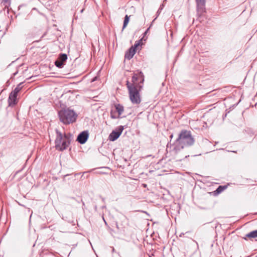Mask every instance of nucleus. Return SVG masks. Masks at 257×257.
<instances>
[{"label":"nucleus","instance_id":"nucleus-17","mask_svg":"<svg viewBox=\"0 0 257 257\" xmlns=\"http://www.w3.org/2000/svg\"><path fill=\"white\" fill-rule=\"evenodd\" d=\"M226 187L225 186H219L218 188L216 189V191L218 193H220V192H221L222 191H223Z\"/></svg>","mask_w":257,"mask_h":257},{"label":"nucleus","instance_id":"nucleus-5","mask_svg":"<svg viewBox=\"0 0 257 257\" xmlns=\"http://www.w3.org/2000/svg\"><path fill=\"white\" fill-rule=\"evenodd\" d=\"M197 10L198 15H201L205 12V0H196Z\"/></svg>","mask_w":257,"mask_h":257},{"label":"nucleus","instance_id":"nucleus-3","mask_svg":"<svg viewBox=\"0 0 257 257\" xmlns=\"http://www.w3.org/2000/svg\"><path fill=\"white\" fill-rule=\"evenodd\" d=\"M177 141L181 148L192 145L194 143V139L192 137L191 132L186 130H183L179 134Z\"/></svg>","mask_w":257,"mask_h":257},{"label":"nucleus","instance_id":"nucleus-13","mask_svg":"<svg viewBox=\"0 0 257 257\" xmlns=\"http://www.w3.org/2000/svg\"><path fill=\"white\" fill-rule=\"evenodd\" d=\"M67 59V56L65 54H61L60 55L58 60L63 63L66 61Z\"/></svg>","mask_w":257,"mask_h":257},{"label":"nucleus","instance_id":"nucleus-18","mask_svg":"<svg viewBox=\"0 0 257 257\" xmlns=\"http://www.w3.org/2000/svg\"><path fill=\"white\" fill-rule=\"evenodd\" d=\"M2 3L5 7H8L10 4V0H3Z\"/></svg>","mask_w":257,"mask_h":257},{"label":"nucleus","instance_id":"nucleus-21","mask_svg":"<svg viewBox=\"0 0 257 257\" xmlns=\"http://www.w3.org/2000/svg\"><path fill=\"white\" fill-rule=\"evenodd\" d=\"M123 130V127L122 126H119L118 127V130L117 131L118 132H121L122 133V131Z\"/></svg>","mask_w":257,"mask_h":257},{"label":"nucleus","instance_id":"nucleus-4","mask_svg":"<svg viewBox=\"0 0 257 257\" xmlns=\"http://www.w3.org/2000/svg\"><path fill=\"white\" fill-rule=\"evenodd\" d=\"M126 85L129 92V97L131 101L134 104H139L141 101V99L139 90L136 87V86L129 85L128 81H127Z\"/></svg>","mask_w":257,"mask_h":257},{"label":"nucleus","instance_id":"nucleus-22","mask_svg":"<svg viewBox=\"0 0 257 257\" xmlns=\"http://www.w3.org/2000/svg\"><path fill=\"white\" fill-rule=\"evenodd\" d=\"M149 31V29H147V30L146 31L145 33L147 32V31Z\"/></svg>","mask_w":257,"mask_h":257},{"label":"nucleus","instance_id":"nucleus-7","mask_svg":"<svg viewBox=\"0 0 257 257\" xmlns=\"http://www.w3.org/2000/svg\"><path fill=\"white\" fill-rule=\"evenodd\" d=\"M135 48L131 47L128 51L125 54V58L128 60L132 59L136 53Z\"/></svg>","mask_w":257,"mask_h":257},{"label":"nucleus","instance_id":"nucleus-12","mask_svg":"<svg viewBox=\"0 0 257 257\" xmlns=\"http://www.w3.org/2000/svg\"><path fill=\"white\" fill-rule=\"evenodd\" d=\"M246 236L249 238H255L257 237V230L247 233Z\"/></svg>","mask_w":257,"mask_h":257},{"label":"nucleus","instance_id":"nucleus-15","mask_svg":"<svg viewBox=\"0 0 257 257\" xmlns=\"http://www.w3.org/2000/svg\"><path fill=\"white\" fill-rule=\"evenodd\" d=\"M55 64L56 66L59 68H62L64 65V63L59 61V60H57V61H56Z\"/></svg>","mask_w":257,"mask_h":257},{"label":"nucleus","instance_id":"nucleus-20","mask_svg":"<svg viewBox=\"0 0 257 257\" xmlns=\"http://www.w3.org/2000/svg\"><path fill=\"white\" fill-rule=\"evenodd\" d=\"M140 44H141V42H140V41H139V42H138L137 43H136L134 45V46L133 47H134V48H135V50H136L138 46H139L140 45Z\"/></svg>","mask_w":257,"mask_h":257},{"label":"nucleus","instance_id":"nucleus-14","mask_svg":"<svg viewBox=\"0 0 257 257\" xmlns=\"http://www.w3.org/2000/svg\"><path fill=\"white\" fill-rule=\"evenodd\" d=\"M129 20H130V16H128V15H125V16L124 17V22H123L122 29H124L126 27V26L127 25V24L128 23Z\"/></svg>","mask_w":257,"mask_h":257},{"label":"nucleus","instance_id":"nucleus-6","mask_svg":"<svg viewBox=\"0 0 257 257\" xmlns=\"http://www.w3.org/2000/svg\"><path fill=\"white\" fill-rule=\"evenodd\" d=\"M88 135H89L87 132H82L78 136L77 140L79 143L83 144L87 140Z\"/></svg>","mask_w":257,"mask_h":257},{"label":"nucleus","instance_id":"nucleus-11","mask_svg":"<svg viewBox=\"0 0 257 257\" xmlns=\"http://www.w3.org/2000/svg\"><path fill=\"white\" fill-rule=\"evenodd\" d=\"M115 107L116 111L118 112V115L119 116V115L123 112V107L120 104H118L115 105Z\"/></svg>","mask_w":257,"mask_h":257},{"label":"nucleus","instance_id":"nucleus-19","mask_svg":"<svg viewBox=\"0 0 257 257\" xmlns=\"http://www.w3.org/2000/svg\"><path fill=\"white\" fill-rule=\"evenodd\" d=\"M21 84H20L13 91V92L15 93V94H18V93L20 91L21 89V87H20Z\"/></svg>","mask_w":257,"mask_h":257},{"label":"nucleus","instance_id":"nucleus-1","mask_svg":"<svg viewBox=\"0 0 257 257\" xmlns=\"http://www.w3.org/2000/svg\"><path fill=\"white\" fill-rule=\"evenodd\" d=\"M70 134H63L56 130L55 148L57 150L62 151L67 148L70 142Z\"/></svg>","mask_w":257,"mask_h":257},{"label":"nucleus","instance_id":"nucleus-2","mask_svg":"<svg viewBox=\"0 0 257 257\" xmlns=\"http://www.w3.org/2000/svg\"><path fill=\"white\" fill-rule=\"evenodd\" d=\"M59 116L62 122L65 124H69L76 121L77 114L73 110L67 108L60 110L59 112Z\"/></svg>","mask_w":257,"mask_h":257},{"label":"nucleus","instance_id":"nucleus-9","mask_svg":"<svg viewBox=\"0 0 257 257\" xmlns=\"http://www.w3.org/2000/svg\"><path fill=\"white\" fill-rule=\"evenodd\" d=\"M121 135V132L112 131L109 136V139L111 141H114L117 139Z\"/></svg>","mask_w":257,"mask_h":257},{"label":"nucleus","instance_id":"nucleus-10","mask_svg":"<svg viewBox=\"0 0 257 257\" xmlns=\"http://www.w3.org/2000/svg\"><path fill=\"white\" fill-rule=\"evenodd\" d=\"M143 76V74L140 72L139 74H135L134 75V76L132 77V81L133 84H130L129 85H134V86H136L137 84V82L140 80L141 78H142Z\"/></svg>","mask_w":257,"mask_h":257},{"label":"nucleus","instance_id":"nucleus-8","mask_svg":"<svg viewBox=\"0 0 257 257\" xmlns=\"http://www.w3.org/2000/svg\"><path fill=\"white\" fill-rule=\"evenodd\" d=\"M17 94L12 92L9 97V105L10 106L14 105L16 103V98Z\"/></svg>","mask_w":257,"mask_h":257},{"label":"nucleus","instance_id":"nucleus-16","mask_svg":"<svg viewBox=\"0 0 257 257\" xmlns=\"http://www.w3.org/2000/svg\"><path fill=\"white\" fill-rule=\"evenodd\" d=\"M110 117L111 118L115 119L118 118L119 116L118 115H116V113L114 112L113 110H111L110 111Z\"/></svg>","mask_w":257,"mask_h":257}]
</instances>
